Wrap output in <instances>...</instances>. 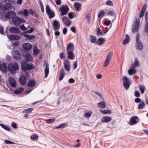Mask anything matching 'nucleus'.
Wrapping results in <instances>:
<instances>
[{"mask_svg":"<svg viewBox=\"0 0 148 148\" xmlns=\"http://www.w3.org/2000/svg\"><path fill=\"white\" fill-rule=\"evenodd\" d=\"M19 65L16 62L10 63L8 65V69L12 74H15L16 71L19 70Z\"/></svg>","mask_w":148,"mask_h":148,"instance_id":"obj_1","label":"nucleus"},{"mask_svg":"<svg viewBox=\"0 0 148 148\" xmlns=\"http://www.w3.org/2000/svg\"><path fill=\"white\" fill-rule=\"evenodd\" d=\"M12 21L14 24L16 26H19L22 23H25V21L20 18L19 17L16 16L12 19Z\"/></svg>","mask_w":148,"mask_h":148,"instance_id":"obj_2","label":"nucleus"},{"mask_svg":"<svg viewBox=\"0 0 148 148\" xmlns=\"http://www.w3.org/2000/svg\"><path fill=\"white\" fill-rule=\"evenodd\" d=\"M139 34H137L136 37V47L137 49L138 50H141L143 48V45L140 41L139 40Z\"/></svg>","mask_w":148,"mask_h":148,"instance_id":"obj_3","label":"nucleus"},{"mask_svg":"<svg viewBox=\"0 0 148 148\" xmlns=\"http://www.w3.org/2000/svg\"><path fill=\"white\" fill-rule=\"evenodd\" d=\"M5 4H3L2 3H0V7L1 9L3 10H7L10 8L11 7V5L10 3L11 1L10 0H5Z\"/></svg>","mask_w":148,"mask_h":148,"instance_id":"obj_4","label":"nucleus"},{"mask_svg":"<svg viewBox=\"0 0 148 148\" xmlns=\"http://www.w3.org/2000/svg\"><path fill=\"white\" fill-rule=\"evenodd\" d=\"M46 13L49 16V18H51L55 16V14L54 12L51 10L48 5H46Z\"/></svg>","mask_w":148,"mask_h":148,"instance_id":"obj_5","label":"nucleus"},{"mask_svg":"<svg viewBox=\"0 0 148 148\" xmlns=\"http://www.w3.org/2000/svg\"><path fill=\"white\" fill-rule=\"evenodd\" d=\"M13 57L14 59L19 60L21 59L22 56L19 51L17 50H14L12 51Z\"/></svg>","mask_w":148,"mask_h":148,"instance_id":"obj_6","label":"nucleus"},{"mask_svg":"<svg viewBox=\"0 0 148 148\" xmlns=\"http://www.w3.org/2000/svg\"><path fill=\"white\" fill-rule=\"evenodd\" d=\"M123 86L126 90H128L131 84V83L126 76L123 77Z\"/></svg>","mask_w":148,"mask_h":148,"instance_id":"obj_7","label":"nucleus"},{"mask_svg":"<svg viewBox=\"0 0 148 148\" xmlns=\"http://www.w3.org/2000/svg\"><path fill=\"white\" fill-rule=\"evenodd\" d=\"M59 10L62 12V15L63 16L67 14L69 10V9L68 6L67 5H65L64 6H62L60 7Z\"/></svg>","mask_w":148,"mask_h":148,"instance_id":"obj_8","label":"nucleus"},{"mask_svg":"<svg viewBox=\"0 0 148 148\" xmlns=\"http://www.w3.org/2000/svg\"><path fill=\"white\" fill-rule=\"evenodd\" d=\"M27 77L24 74L21 75L19 78V82L21 84L23 85H25L27 82Z\"/></svg>","mask_w":148,"mask_h":148,"instance_id":"obj_9","label":"nucleus"},{"mask_svg":"<svg viewBox=\"0 0 148 148\" xmlns=\"http://www.w3.org/2000/svg\"><path fill=\"white\" fill-rule=\"evenodd\" d=\"M16 13L13 11H10L6 13L5 14V17L7 19H13L15 17Z\"/></svg>","mask_w":148,"mask_h":148,"instance_id":"obj_10","label":"nucleus"},{"mask_svg":"<svg viewBox=\"0 0 148 148\" xmlns=\"http://www.w3.org/2000/svg\"><path fill=\"white\" fill-rule=\"evenodd\" d=\"M112 55V53L111 52H110L108 53L104 62V64L103 65L104 67H106L108 65L110 62V60L111 59Z\"/></svg>","mask_w":148,"mask_h":148,"instance_id":"obj_11","label":"nucleus"},{"mask_svg":"<svg viewBox=\"0 0 148 148\" xmlns=\"http://www.w3.org/2000/svg\"><path fill=\"white\" fill-rule=\"evenodd\" d=\"M136 19V24L135 25H133V28L132 29V32H134L138 31V29L139 27L140 20L139 19H137L135 18Z\"/></svg>","mask_w":148,"mask_h":148,"instance_id":"obj_12","label":"nucleus"},{"mask_svg":"<svg viewBox=\"0 0 148 148\" xmlns=\"http://www.w3.org/2000/svg\"><path fill=\"white\" fill-rule=\"evenodd\" d=\"M139 120V119L137 116H133L131 118L129 124L130 125H135L137 123Z\"/></svg>","mask_w":148,"mask_h":148,"instance_id":"obj_13","label":"nucleus"},{"mask_svg":"<svg viewBox=\"0 0 148 148\" xmlns=\"http://www.w3.org/2000/svg\"><path fill=\"white\" fill-rule=\"evenodd\" d=\"M64 68L67 71H69L70 69V61L68 60H65L64 62Z\"/></svg>","mask_w":148,"mask_h":148,"instance_id":"obj_14","label":"nucleus"},{"mask_svg":"<svg viewBox=\"0 0 148 148\" xmlns=\"http://www.w3.org/2000/svg\"><path fill=\"white\" fill-rule=\"evenodd\" d=\"M62 21L64 24L67 27L71 25V21L67 17H63L62 19Z\"/></svg>","mask_w":148,"mask_h":148,"instance_id":"obj_15","label":"nucleus"},{"mask_svg":"<svg viewBox=\"0 0 148 148\" xmlns=\"http://www.w3.org/2000/svg\"><path fill=\"white\" fill-rule=\"evenodd\" d=\"M8 67L5 63H3L0 64V70L4 73H6L7 71Z\"/></svg>","mask_w":148,"mask_h":148,"instance_id":"obj_16","label":"nucleus"},{"mask_svg":"<svg viewBox=\"0 0 148 148\" xmlns=\"http://www.w3.org/2000/svg\"><path fill=\"white\" fill-rule=\"evenodd\" d=\"M52 25L53 26L54 30H58L60 28V25L59 24V22L57 20H54L52 23Z\"/></svg>","mask_w":148,"mask_h":148,"instance_id":"obj_17","label":"nucleus"},{"mask_svg":"<svg viewBox=\"0 0 148 148\" xmlns=\"http://www.w3.org/2000/svg\"><path fill=\"white\" fill-rule=\"evenodd\" d=\"M112 120V118L109 116H104L101 119V122L102 123H107Z\"/></svg>","mask_w":148,"mask_h":148,"instance_id":"obj_18","label":"nucleus"},{"mask_svg":"<svg viewBox=\"0 0 148 148\" xmlns=\"http://www.w3.org/2000/svg\"><path fill=\"white\" fill-rule=\"evenodd\" d=\"M74 50V47L73 44L71 43H69L66 47L67 52H72Z\"/></svg>","mask_w":148,"mask_h":148,"instance_id":"obj_19","label":"nucleus"},{"mask_svg":"<svg viewBox=\"0 0 148 148\" xmlns=\"http://www.w3.org/2000/svg\"><path fill=\"white\" fill-rule=\"evenodd\" d=\"M9 82L11 86L13 87L16 86V82L15 79L12 77H10L9 78Z\"/></svg>","mask_w":148,"mask_h":148,"instance_id":"obj_20","label":"nucleus"},{"mask_svg":"<svg viewBox=\"0 0 148 148\" xmlns=\"http://www.w3.org/2000/svg\"><path fill=\"white\" fill-rule=\"evenodd\" d=\"M32 45L29 43H26L23 45V48L26 51L30 50L32 48Z\"/></svg>","mask_w":148,"mask_h":148,"instance_id":"obj_21","label":"nucleus"},{"mask_svg":"<svg viewBox=\"0 0 148 148\" xmlns=\"http://www.w3.org/2000/svg\"><path fill=\"white\" fill-rule=\"evenodd\" d=\"M8 37L9 38V39L13 40H18L20 38V37L18 35L16 34L10 35L9 37H8Z\"/></svg>","mask_w":148,"mask_h":148,"instance_id":"obj_22","label":"nucleus"},{"mask_svg":"<svg viewBox=\"0 0 148 148\" xmlns=\"http://www.w3.org/2000/svg\"><path fill=\"white\" fill-rule=\"evenodd\" d=\"M27 62L26 61H23L21 63V68L22 70L24 71H25L27 70Z\"/></svg>","mask_w":148,"mask_h":148,"instance_id":"obj_23","label":"nucleus"},{"mask_svg":"<svg viewBox=\"0 0 148 148\" xmlns=\"http://www.w3.org/2000/svg\"><path fill=\"white\" fill-rule=\"evenodd\" d=\"M10 32L13 33H19L20 30L16 27H11L9 29Z\"/></svg>","mask_w":148,"mask_h":148,"instance_id":"obj_24","label":"nucleus"},{"mask_svg":"<svg viewBox=\"0 0 148 148\" xmlns=\"http://www.w3.org/2000/svg\"><path fill=\"white\" fill-rule=\"evenodd\" d=\"M105 40L103 38H98L96 44H97L99 46L102 45L104 43Z\"/></svg>","mask_w":148,"mask_h":148,"instance_id":"obj_25","label":"nucleus"},{"mask_svg":"<svg viewBox=\"0 0 148 148\" xmlns=\"http://www.w3.org/2000/svg\"><path fill=\"white\" fill-rule=\"evenodd\" d=\"M61 74L59 76V79L60 81H61L62 80L64 77L65 75V73L64 72V71L63 68H62L60 70Z\"/></svg>","mask_w":148,"mask_h":148,"instance_id":"obj_26","label":"nucleus"},{"mask_svg":"<svg viewBox=\"0 0 148 148\" xmlns=\"http://www.w3.org/2000/svg\"><path fill=\"white\" fill-rule=\"evenodd\" d=\"M36 84V82L34 80H30L28 82L27 86L31 88L33 87Z\"/></svg>","mask_w":148,"mask_h":148,"instance_id":"obj_27","label":"nucleus"},{"mask_svg":"<svg viewBox=\"0 0 148 148\" xmlns=\"http://www.w3.org/2000/svg\"><path fill=\"white\" fill-rule=\"evenodd\" d=\"M25 58L26 60L31 61L33 60V57L29 54H27L25 56Z\"/></svg>","mask_w":148,"mask_h":148,"instance_id":"obj_28","label":"nucleus"},{"mask_svg":"<svg viewBox=\"0 0 148 148\" xmlns=\"http://www.w3.org/2000/svg\"><path fill=\"white\" fill-rule=\"evenodd\" d=\"M73 52V51H70L69 52H67V53L68 55V58L71 60H73L75 58L74 54Z\"/></svg>","mask_w":148,"mask_h":148,"instance_id":"obj_29","label":"nucleus"},{"mask_svg":"<svg viewBox=\"0 0 148 148\" xmlns=\"http://www.w3.org/2000/svg\"><path fill=\"white\" fill-rule=\"evenodd\" d=\"M145 106V104L143 101H142L139 104L138 106V110H142L143 109Z\"/></svg>","mask_w":148,"mask_h":148,"instance_id":"obj_30","label":"nucleus"},{"mask_svg":"<svg viewBox=\"0 0 148 148\" xmlns=\"http://www.w3.org/2000/svg\"><path fill=\"white\" fill-rule=\"evenodd\" d=\"M74 6L77 11L79 12L81 10L80 8L81 6V5L80 3L76 2L74 3Z\"/></svg>","mask_w":148,"mask_h":148,"instance_id":"obj_31","label":"nucleus"},{"mask_svg":"<svg viewBox=\"0 0 148 148\" xmlns=\"http://www.w3.org/2000/svg\"><path fill=\"white\" fill-rule=\"evenodd\" d=\"M90 39L91 43H95L96 44L97 40L96 37L95 36L92 35H90Z\"/></svg>","mask_w":148,"mask_h":148,"instance_id":"obj_32","label":"nucleus"},{"mask_svg":"<svg viewBox=\"0 0 148 148\" xmlns=\"http://www.w3.org/2000/svg\"><path fill=\"white\" fill-rule=\"evenodd\" d=\"M126 38L123 41V44L124 45H126L130 41V38L128 35L127 34L125 36Z\"/></svg>","mask_w":148,"mask_h":148,"instance_id":"obj_33","label":"nucleus"},{"mask_svg":"<svg viewBox=\"0 0 148 148\" xmlns=\"http://www.w3.org/2000/svg\"><path fill=\"white\" fill-rule=\"evenodd\" d=\"M49 73V69L48 66V64H47L45 70V77L46 78L47 77Z\"/></svg>","mask_w":148,"mask_h":148,"instance_id":"obj_34","label":"nucleus"},{"mask_svg":"<svg viewBox=\"0 0 148 148\" xmlns=\"http://www.w3.org/2000/svg\"><path fill=\"white\" fill-rule=\"evenodd\" d=\"M55 121V119H51L45 120L46 123L49 124H52Z\"/></svg>","mask_w":148,"mask_h":148,"instance_id":"obj_35","label":"nucleus"},{"mask_svg":"<svg viewBox=\"0 0 148 148\" xmlns=\"http://www.w3.org/2000/svg\"><path fill=\"white\" fill-rule=\"evenodd\" d=\"M104 35L103 33L101 31L99 27H98L97 31V35L98 37Z\"/></svg>","mask_w":148,"mask_h":148,"instance_id":"obj_36","label":"nucleus"},{"mask_svg":"<svg viewBox=\"0 0 148 148\" xmlns=\"http://www.w3.org/2000/svg\"><path fill=\"white\" fill-rule=\"evenodd\" d=\"M136 72V71L135 69L130 68L128 71V73L130 75H131L135 74Z\"/></svg>","mask_w":148,"mask_h":148,"instance_id":"obj_37","label":"nucleus"},{"mask_svg":"<svg viewBox=\"0 0 148 148\" xmlns=\"http://www.w3.org/2000/svg\"><path fill=\"white\" fill-rule=\"evenodd\" d=\"M34 65L32 63L28 64L27 67V70H31L34 69Z\"/></svg>","mask_w":148,"mask_h":148,"instance_id":"obj_38","label":"nucleus"},{"mask_svg":"<svg viewBox=\"0 0 148 148\" xmlns=\"http://www.w3.org/2000/svg\"><path fill=\"white\" fill-rule=\"evenodd\" d=\"M0 126L4 129L9 132L10 131V129L8 126L4 125L3 124L0 123Z\"/></svg>","mask_w":148,"mask_h":148,"instance_id":"obj_39","label":"nucleus"},{"mask_svg":"<svg viewBox=\"0 0 148 148\" xmlns=\"http://www.w3.org/2000/svg\"><path fill=\"white\" fill-rule=\"evenodd\" d=\"M98 106L102 108H104L106 106V104L104 101H101L98 103Z\"/></svg>","mask_w":148,"mask_h":148,"instance_id":"obj_40","label":"nucleus"},{"mask_svg":"<svg viewBox=\"0 0 148 148\" xmlns=\"http://www.w3.org/2000/svg\"><path fill=\"white\" fill-rule=\"evenodd\" d=\"M139 87L140 90L141 91V93L142 94L144 92L145 89V86H144L140 85H139Z\"/></svg>","mask_w":148,"mask_h":148,"instance_id":"obj_41","label":"nucleus"},{"mask_svg":"<svg viewBox=\"0 0 148 148\" xmlns=\"http://www.w3.org/2000/svg\"><path fill=\"white\" fill-rule=\"evenodd\" d=\"M33 109L32 108H29L24 110L23 112L24 113H30L33 111Z\"/></svg>","mask_w":148,"mask_h":148,"instance_id":"obj_42","label":"nucleus"},{"mask_svg":"<svg viewBox=\"0 0 148 148\" xmlns=\"http://www.w3.org/2000/svg\"><path fill=\"white\" fill-rule=\"evenodd\" d=\"M100 111L101 112L104 114L108 113L109 114H110L111 113V111L110 110H106L101 109L100 110Z\"/></svg>","mask_w":148,"mask_h":148,"instance_id":"obj_43","label":"nucleus"},{"mask_svg":"<svg viewBox=\"0 0 148 148\" xmlns=\"http://www.w3.org/2000/svg\"><path fill=\"white\" fill-rule=\"evenodd\" d=\"M66 123H63L61 124V125L56 127L55 128L56 129L60 128H63L66 127Z\"/></svg>","mask_w":148,"mask_h":148,"instance_id":"obj_44","label":"nucleus"},{"mask_svg":"<svg viewBox=\"0 0 148 148\" xmlns=\"http://www.w3.org/2000/svg\"><path fill=\"white\" fill-rule=\"evenodd\" d=\"M104 11L103 10H101L100 12L98 14V18L100 17L101 16H102V17H103L104 16Z\"/></svg>","mask_w":148,"mask_h":148,"instance_id":"obj_45","label":"nucleus"},{"mask_svg":"<svg viewBox=\"0 0 148 148\" xmlns=\"http://www.w3.org/2000/svg\"><path fill=\"white\" fill-rule=\"evenodd\" d=\"M38 3L40 5L41 10L42 12H43L44 11V9L43 3L41 1V0L38 1Z\"/></svg>","mask_w":148,"mask_h":148,"instance_id":"obj_46","label":"nucleus"},{"mask_svg":"<svg viewBox=\"0 0 148 148\" xmlns=\"http://www.w3.org/2000/svg\"><path fill=\"white\" fill-rule=\"evenodd\" d=\"M74 15H75V13L73 12H69V17L70 19H72L74 16Z\"/></svg>","mask_w":148,"mask_h":148,"instance_id":"obj_47","label":"nucleus"},{"mask_svg":"<svg viewBox=\"0 0 148 148\" xmlns=\"http://www.w3.org/2000/svg\"><path fill=\"white\" fill-rule=\"evenodd\" d=\"M38 138V136L37 134H34L31 136V139L33 140H37Z\"/></svg>","mask_w":148,"mask_h":148,"instance_id":"obj_48","label":"nucleus"},{"mask_svg":"<svg viewBox=\"0 0 148 148\" xmlns=\"http://www.w3.org/2000/svg\"><path fill=\"white\" fill-rule=\"evenodd\" d=\"M92 114V112H91L90 111L88 112L85 113L84 114V116L86 118H89L91 116Z\"/></svg>","mask_w":148,"mask_h":148,"instance_id":"obj_49","label":"nucleus"},{"mask_svg":"<svg viewBox=\"0 0 148 148\" xmlns=\"http://www.w3.org/2000/svg\"><path fill=\"white\" fill-rule=\"evenodd\" d=\"M23 15L25 16H28L29 15V12L27 9H24L23 11Z\"/></svg>","mask_w":148,"mask_h":148,"instance_id":"obj_50","label":"nucleus"},{"mask_svg":"<svg viewBox=\"0 0 148 148\" xmlns=\"http://www.w3.org/2000/svg\"><path fill=\"white\" fill-rule=\"evenodd\" d=\"M86 17L88 22L89 23L90 22V20L91 18V16L90 14H87L86 15Z\"/></svg>","mask_w":148,"mask_h":148,"instance_id":"obj_51","label":"nucleus"},{"mask_svg":"<svg viewBox=\"0 0 148 148\" xmlns=\"http://www.w3.org/2000/svg\"><path fill=\"white\" fill-rule=\"evenodd\" d=\"M145 32L146 33H148V22H146V23L145 26Z\"/></svg>","mask_w":148,"mask_h":148,"instance_id":"obj_52","label":"nucleus"},{"mask_svg":"<svg viewBox=\"0 0 148 148\" xmlns=\"http://www.w3.org/2000/svg\"><path fill=\"white\" fill-rule=\"evenodd\" d=\"M147 4L146 3H145L142 8L141 11L145 12L146 10Z\"/></svg>","mask_w":148,"mask_h":148,"instance_id":"obj_53","label":"nucleus"},{"mask_svg":"<svg viewBox=\"0 0 148 148\" xmlns=\"http://www.w3.org/2000/svg\"><path fill=\"white\" fill-rule=\"evenodd\" d=\"M134 95L136 97H139L140 96V93L138 91H136L134 92Z\"/></svg>","mask_w":148,"mask_h":148,"instance_id":"obj_54","label":"nucleus"},{"mask_svg":"<svg viewBox=\"0 0 148 148\" xmlns=\"http://www.w3.org/2000/svg\"><path fill=\"white\" fill-rule=\"evenodd\" d=\"M106 4L108 5L112 6L113 3L111 1L108 0L106 1Z\"/></svg>","mask_w":148,"mask_h":148,"instance_id":"obj_55","label":"nucleus"},{"mask_svg":"<svg viewBox=\"0 0 148 148\" xmlns=\"http://www.w3.org/2000/svg\"><path fill=\"white\" fill-rule=\"evenodd\" d=\"M134 64L136 66H138L139 65V62L136 58L134 60Z\"/></svg>","mask_w":148,"mask_h":148,"instance_id":"obj_56","label":"nucleus"},{"mask_svg":"<svg viewBox=\"0 0 148 148\" xmlns=\"http://www.w3.org/2000/svg\"><path fill=\"white\" fill-rule=\"evenodd\" d=\"M134 101L136 103H140L141 101L140 98H136L135 99Z\"/></svg>","mask_w":148,"mask_h":148,"instance_id":"obj_57","label":"nucleus"},{"mask_svg":"<svg viewBox=\"0 0 148 148\" xmlns=\"http://www.w3.org/2000/svg\"><path fill=\"white\" fill-rule=\"evenodd\" d=\"M20 28L22 30H26L27 29V28L25 27L23 24L22 25L21 27H20Z\"/></svg>","mask_w":148,"mask_h":148,"instance_id":"obj_58","label":"nucleus"},{"mask_svg":"<svg viewBox=\"0 0 148 148\" xmlns=\"http://www.w3.org/2000/svg\"><path fill=\"white\" fill-rule=\"evenodd\" d=\"M0 33L2 35L4 34L3 28L2 26H0Z\"/></svg>","mask_w":148,"mask_h":148,"instance_id":"obj_59","label":"nucleus"},{"mask_svg":"<svg viewBox=\"0 0 148 148\" xmlns=\"http://www.w3.org/2000/svg\"><path fill=\"white\" fill-rule=\"evenodd\" d=\"M77 66V61H75L73 64V69H76Z\"/></svg>","mask_w":148,"mask_h":148,"instance_id":"obj_60","label":"nucleus"},{"mask_svg":"<svg viewBox=\"0 0 148 148\" xmlns=\"http://www.w3.org/2000/svg\"><path fill=\"white\" fill-rule=\"evenodd\" d=\"M33 53L34 55H36L38 53L39 51L37 49H34L33 50Z\"/></svg>","mask_w":148,"mask_h":148,"instance_id":"obj_61","label":"nucleus"},{"mask_svg":"<svg viewBox=\"0 0 148 148\" xmlns=\"http://www.w3.org/2000/svg\"><path fill=\"white\" fill-rule=\"evenodd\" d=\"M16 126L17 124L14 122L12 123L11 124V126L14 129H16L17 128Z\"/></svg>","mask_w":148,"mask_h":148,"instance_id":"obj_62","label":"nucleus"},{"mask_svg":"<svg viewBox=\"0 0 148 148\" xmlns=\"http://www.w3.org/2000/svg\"><path fill=\"white\" fill-rule=\"evenodd\" d=\"M75 82V80L72 78L70 79L69 80V82L70 84L73 83Z\"/></svg>","mask_w":148,"mask_h":148,"instance_id":"obj_63","label":"nucleus"},{"mask_svg":"<svg viewBox=\"0 0 148 148\" xmlns=\"http://www.w3.org/2000/svg\"><path fill=\"white\" fill-rule=\"evenodd\" d=\"M56 4L58 5H59L61 4V0H55V1Z\"/></svg>","mask_w":148,"mask_h":148,"instance_id":"obj_64","label":"nucleus"}]
</instances>
